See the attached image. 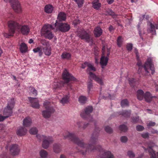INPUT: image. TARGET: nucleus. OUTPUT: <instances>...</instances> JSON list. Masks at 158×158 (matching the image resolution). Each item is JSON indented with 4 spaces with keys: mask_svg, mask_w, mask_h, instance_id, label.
<instances>
[{
    "mask_svg": "<svg viewBox=\"0 0 158 158\" xmlns=\"http://www.w3.org/2000/svg\"><path fill=\"white\" fill-rule=\"evenodd\" d=\"M27 131L26 128L23 127H20L18 128L16 133L18 135L22 136L26 134Z\"/></svg>",
    "mask_w": 158,
    "mask_h": 158,
    "instance_id": "obj_20",
    "label": "nucleus"
},
{
    "mask_svg": "<svg viewBox=\"0 0 158 158\" xmlns=\"http://www.w3.org/2000/svg\"><path fill=\"white\" fill-rule=\"evenodd\" d=\"M55 27L60 31L65 32L68 31L70 29L69 24L66 23H58L56 21L55 24Z\"/></svg>",
    "mask_w": 158,
    "mask_h": 158,
    "instance_id": "obj_10",
    "label": "nucleus"
},
{
    "mask_svg": "<svg viewBox=\"0 0 158 158\" xmlns=\"http://www.w3.org/2000/svg\"><path fill=\"white\" fill-rule=\"evenodd\" d=\"M62 77L64 81H60L59 83L54 84L53 88L55 89H60L62 87L66 86L68 89H72V86L70 81H75L76 79L68 71L65 69L62 74Z\"/></svg>",
    "mask_w": 158,
    "mask_h": 158,
    "instance_id": "obj_2",
    "label": "nucleus"
},
{
    "mask_svg": "<svg viewBox=\"0 0 158 158\" xmlns=\"http://www.w3.org/2000/svg\"><path fill=\"white\" fill-rule=\"evenodd\" d=\"M89 63L85 62L83 64H82L81 65V68L82 69H85L86 66L88 67V65Z\"/></svg>",
    "mask_w": 158,
    "mask_h": 158,
    "instance_id": "obj_56",
    "label": "nucleus"
},
{
    "mask_svg": "<svg viewBox=\"0 0 158 158\" xmlns=\"http://www.w3.org/2000/svg\"><path fill=\"white\" fill-rule=\"evenodd\" d=\"M131 111L129 110H123L119 112L120 115H121L123 116L125 118L129 117L131 115Z\"/></svg>",
    "mask_w": 158,
    "mask_h": 158,
    "instance_id": "obj_30",
    "label": "nucleus"
},
{
    "mask_svg": "<svg viewBox=\"0 0 158 158\" xmlns=\"http://www.w3.org/2000/svg\"><path fill=\"white\" fill-rule=\"evenodd\" d=\"M96 71V69L91 64L89 63V64L88 65V68L87 69V71H89V77L92 78L101 85H103V82L102 80L99 77L96 76L93 73L90 71Z\"/></svg>",
    "mask_w": 158,
    "mask_h": 158,
    "instance_id": "obj_6",
    "label": "nucleus"
},
{
    "mask_svg": "<svg viewBox=\"0 0 158 158\" xmlns=\"http://www.w3.org/2000/svg\"><path fill=\"white\" fill-rule=\"evenodd\" d=\"M154 145V143L151 142L147 149L144 147L143 148L146 152L148 151L149 152L150 156V158H158V152L156 153L155 152L152 148Z\"/></svg>",
    "mask_w": 158,
    "mask_h": 158,
    "instance_id": "obj_12",
    "label": "nucleus"
},
{
    "mask_svg": "<svg viewBox=\"0 0 158 158\" xmlns=\"http://www.w3.org/2000/svg\"><path fill=\"white\" fill-rule=\"evenodd\" d=\"M53 150L55 153H58L61 151V145L58 143H54L53 145Z\"/></svg>",
    "mask_w": 158,
    "mask_h": 158,
    "instance_id": "obj_26",
    "label": "nucleus"
},
{
    "mask_svg": "<svg viewBox=\"0 0 158 158\" xmlns=\"http://www.w3.org/2000/svg\"><path fill=\"white\" fill-rule=\"evenodd\" d=\"M87 98L86 97L81 95L78 98V101L82 104H85L87 101Z\"/></svg>",
    "mask_w": 158,
    "mask_h": 158,
    "instance_id": "obj_34",
    "label": "nucleus"
},
{
    "mask_svg": "<svg viewBox=\"0 0 158 158\" xmlns=\"http://www.w3.org/2000/svg\"><path fill=\"white\" fill-rule=\"evenodd\" d=\"M70 97V95L69 93L67 95H64L60 101V103L63 105H64L65 104L69 102V99Z\"/></svg>",
    "mask_w": 158,
    "mask_h": 158,
    "instance_id": "obj_25",
    "label": "nucleus"
},
{
    "mask_svg": "<svg viewBox=\"0 0 158 158\" xmlns=\"http://www.w3.org/2000/svg\"><path fill=\"white\" fill-rule=\"evenodd\" d=\"M53 9L54 7L53 6L50 4L46 5L44 8L45 12L48 14H50L52 13Z\"/></svg>",
    "mask_w": 158,
    "mask_h": 158,
    "instance_id": "obj_21",
    "label": "nucleus"
},
{
    "mask_svg": "<svg viewBox=\"0 0 158 158\" xmlns=\"http://www.w3.org/2000/svg\"><path fill=\"white\" fill-rule=\"evenodd\" d=\"M105 49H106V46L105 45L103 46L102 47V52L103 53L105 52Z\"/></svg>",
    "mask_w": 158,
    "mask_h": 158,
    "instance_id": "obj_63",
    "label": "nucleus"
},
{
    "mask_svg": "<svg viewBox=\"0 0 158 158\" xmlns=\"http://www.w3.org/2000/svg\"><path fill=\"white\" fill-rule=\"evenodd\" d=\"M8 26L9 28V31L11 35H13L16 29H19L20 25L16 22L10 20L8 23Z\"/></svg>",
    "mask_w": 158,
    "mask_h": 158,
    "instance_id": "obj_11",
    "label": "nucleus"
},
{
    "mask_svg": "<svg viewBox=\"0 0 158 158\" xmlns=\"http://www.w3.org/2000/svg\"><path fill=\"white\" fill-rule=\"evenodd\" d=\"M129 102L127 99H123L121 102V106L122 107H124L126 106H129Z\"/></svg>",
    "mask_w": 158,
    "mask_h": 158,
    "instance_id": "obj_37",
    "label": "nucleus"
},
{
    "mask_svg": "<svg viewBox=\"0 0 158 158\" xmlns=\"http://www.w3.org/2000/svg\"><path fill=\"white\" fill-rule=\"evenodd\" d=\"M126 48L128 51H131L133 48V45L131 43L127 44V45Z\"/></svg>",
    "mask_w": 158,
    "mask_h": 158,
    "instance_id": "obj_48",
    "label": "nucleus"
},
{
    "mask_svg": "<svg viewBox=\"0 0 158 158\" xmlns=\"http://www.w3.org/2000/svg\"><path fill=\"white\" fill-rule=\"evenodd\" d=\"M38 131L37 129L35 127L32 128L29 131L30 134L32 135L36 134Z\"/></svg>",
    "mask_w": 158,
    "mask_h": 158,
    "instance_id": "obj_43",
    "label": "nucleus"
},
{
    "mask_svg": "<svg viewBox=\"0 0 158 158\" xmlns=\"http://www.w3.org/2000/svg\"><path fill=\"white\" fill-rule=\"evenodd\" d=\"M33 51L35 53L38 52L39 56H41L43 54V52L42 51V47H38L36 48H34Z\"/></svg>",
    "mask_w": 158,
    "mask_h": 158,
    "instance_id": "obj_33",
    "label": "nucleus"
},
{
    "mask_svg": "<svg viewBox=\"0 0 158 158\" xmlns=\"http://www.w3.org/2000/svg\"><path fill=\"white\" fill-rule=\"evenodd\" d=\"M136 129L138 131H141L144 130V127L141 125H138L136 126Z\"/></svg>",
    "mask_w": 158,
    "mask_h": 158,
    "instance_id": "obj_53",
    "label": "nucleus"
},
{
    "mask_svg": "<svg viewBox=\"0 0 158 158\" xmlns=\"http://www.w3.org/2000/svg\"><path fill=\"white\" fill-rule=\"evenodd\" d=\"M10 2L15 12L20 13L22 12L21 5L18 0H10Z\"/></svg>",
    "mask_w": 158,
    "mask_h": 158,
    "instance_id": "obj_13",
    "label": "nucleus"
},
{
    "mask_svg": "<svg viewBox=\"0 0 158 158\" xmlns=\"http://www.w3.org/2000/svg\"><path fill=\"white\" fill-rule=\"evenodd\" d=\"M127 154L130 157L133 158L135 157V154L132 151H128Z\"/></svg>",
    "mask_w": 158,
    "mask_h": 158,
    "instance_id": "obj_51",
    "label": "nucleus"
},
{
    "mask_svg": "<svg viewBox=\"0 0 158 158\" xmlns=\"http://www.w3.org/2000/svg\"><path fill=\"white\" fill-rule=\"evenodd\" d=\"M131 122L134 123H137L139 120V118L138 116L133 117L131 118Z\"/></svg>",
    "mask_w": 158,
    "mask_h": 158,
    "instance_id": "obj_52",
    "label": "nucleus"
},
{
    "mask_svg": "<svg viewBox=\"0 0 158 158\" xmlns=\"http://www.w3.org/2000/svg\"><path fill=\"white\" fill-rule=\"evenodd\" d=\"M128 140L126 136H122L120 138V140L122 143H125Z\"/></svg>",
    "mask_w": 158,
    "mask_h": 158,
    "instance_id": "obj_50",
    "label": "nucleus"
},
{
    "mask_svg": "<svg viewBox=\"0 0 158 158\" xmlns=\"http://www.w3.org/2000/svg\"><path fill=\"white\" fill-rule=\"evenodd\" d=\"M42 49L44 54L47 56H49L51 54L50 45L46 47H42Z\"/></svg>",
    "mask_w": 158,
    "mask_h": 158,
    "instance_id": "obj_23",
    "label": "nucleus"
},
{
    "mask_svg": "<svg viewBox=\"0 0 158 158\" xmlns=\"http://www.w3.org/2000/svg\"><path fill=\"white\" fill-rule=\"evenodd\" d=\"M93 110L92 106H87L81 112L80 115L82 118H87L90 122H92L93 121V118L90 114L92 112Z\"/></svg>",
    "mask_w": 158,
    "mask_h": 158,
    "instance_id": "obj_8",
    "label": "nucleus"
},
{
    "mask_svg": "<svg viewBox=\"0 0 158 158\" xmlns=\"http://www.w3.org/2000/svg\"><path fill=\"white\" fill-rule=\"evenodd\" d=\"M109 60V58L107 57H105L104 56H102L100 60V64L102 66V68H103L102 66H106L108 63Z\"/></svg>",
    "mask_w": 158,
    "mask_h": 158,
    "instance_id": "obj_24",
    "label": "nucleus"
},
{
    "mask_svg": "<svg viewBox=\"0 0 158 158\" xmlns=\"http://www.w3.org/2000/svg\"><path fill=\"white\" fill-rule=\"evenodd\" d=\"M43 105L45 110L42 111V115L45 118H49L52 114L54 112L55 110L51 106L50 102L46 100L44 102Z\"/></svg>",
    "mask_w": 158,
    "mask_h": 158,
    "instance_id": "obj_5",
    "label": "nucleus"
},
{
    "mask_svg": "<svg viewBox=\"0 0 158 158\" xmlns=\"http://www.w3.org/2000/svg\"><path fill=\"white\" fill-rule=\"evenodd\" d=\"M107 52H108V53L107 54L106 57H107L108 58V57L109 56V55H110V50L109 49H107Z\"/></svg>",
    "mask_w": 158,
    "mask_h": 158,
    "instance_id": "obj_62",
    "label": "nucleus"
},
{
    "mask_svg": "<svg viewBox=\"0 0 158 158\" xmlns=\"http://www.w3.org/2000/svg\"><path fill=\"white\" fill-rule=\"evenodd\" d=\"M144 98L146 102H150L152 100V97L149 92H147L144 94Z\"/></svg>",
    "mask_w": 158,
    "mask_h": 158,
    "instance_id": "obj_31",
    "label": "nucleus"
},
{
    "mask_svg": "<svg viewBox=\"0 0 158 158\" xmlns=\"http://www.w3.org/2000/svg\"><path fill=\"white\" fill-rule=\"evenodd\" d=\"M30 90L33 96H36L37 94V91L33 87H30Z\"/></svg>",
    "mask_w": 158,
    "mask_h": 158,
    "instance_id": "obj_45",
    "label": "nucleus"
},
{
    "mask_svg": "<svg viewBox=\"0 0 158 158\" xmlns=\"http://www.w3.org/2000/svg\"><path fill=\"white\" fill-rule=\"evenodd\" d=\"M144 93L141 89H139L137 92V97L138 99L139 100H142L144 96Z\"/></svg>",
    "mask_w": 158,
    "mask_h": 158,
    "instance_id": "obj_27",
    "label": "nucleus"
},
{
    "mask_svg": "<svg viewBox=\"0 0 158 158\" xmlns=\"http://www.w3.org/2000/svg\"><path fill=\"white\" fill-rule=\"evenodd\" d=\"M105 131L109 134L113 132L112 129L109 126H106L105 128Z\"/></svg>",
    "mask_w": 158,
    "mask_h": 158,
    "instance_id": "obj_47",
    "label": "nucleus"
},
{
    "mask_svg": "<svg viewBox=\"0 0 158 158\" xmlns=\"http://www.w3.org/2000/svg\"><path fill=\"white\" fill-rule=\"evenodd\" d=\"M7 118L8 116H6V115L2 116V115H0V122L3 121Z\"/></svg>",
    "mask_w": 158,
    "mask_h": 158,
    "instance_id": "obj_55",
    "label": "nucleus"
},
{
    "mask_svg": "<svg viewBox=\"0 0 158 158\" xmlns=\"http://www.w3.org/2000/svg\"><path fill=\"white\" fill-rule=\"evenodd\" d=\"M19 31L23 35H27L30 31V27L29 26L27 25H19Z\"/></svg>",
    "mask_w": 158,
    "mask_h": 158,
    "instance_id": "obj_15",
    "label": "nucleus"
},
{
    "mask_svg": "<svg viewBox=\"0 0 158 158\" xmlns=\"http://www.w3.org/2000/svg\"><path fill=\"white\" fill-rule=\"evenodd\" d=\"M78 36L81 39L84 40L88 43L92 40L90 34L85 31H82L79 32L78 34Z\"/></svg>",
    "mask_w": 158,
    "mask_h": 158,
    "instance_id": "obj_14",
    "label": "nucleus"
},
{
    "mask_svg": "<svg viewBox=\"0 0 158 158\" xmlns=\"http://www.w3.org/2000/svg\"><path fill=\"white\" fill-rule=\"evenodd\" d=\"M92 81L90 79L88 83L87 88L88 92L89 93L91 90V89L92 88Z\"/></svg>",
    "mask_w": 158,
    "mask_h": 158,
    "instance_id": "obj_42",
    "label": "nucleus"
},
{
    "mask_svg": "<svg viewBox=\"0 0 158 158\" xmlns=\"http://www.w3.org/2000/svg\"><path fill=\"white\" fill-rule=\"evenodd\" d=\"M60 158H66L65 156L63 154L61 155Z\"/></svg>",
    "mask_w": 158,
    "mask_h": 158,
    "instance_id": "obj_64",
    "label": "nucleus"
},
{
    "mask_svg": "<svg viewBox=\"0 0 158 158\" xmlns=\"http://www.w3.org/2000/svg\"><path fill=\"white\" fill-rule=\"evenodd\" d=\"M83 123L81 122H78L77 123V125L78 127L79 130L81 131L82 130H84L89 125V123H85L83 125V127H82Z\"/></svg>",
    "mask_w": 158,
    "mask_h": 158,
    "instance_id": "obj_29",
    "label": "nucleus"
},
{
    "mask_svg": "<svg viewBox=\"0 0 158 158\" xmlns=\"http://www.w3.org/2000/svg\"><path fill=\"white\" fill-rule=\"evenodd\" d=\"M10 151L12 155H18L20 151V149L17 144H13L10 147Z\"/></svg>",
    "mask_w": 158,
    "mask_h": 158,
    "instance_id": "obj_16",
    "label": "nucleus"
},
{
    "mask_svg": "<svg viewBox=\"0 0 158 158\" xmlns=\"http://www.w3.org/2000/svg\"><path fill=\"white\" fill-rule=\"evenodd\" d=\"M23 125L25 127L30 126L32 123V120L31 118L29 117L25 118L23 121Z\"/></svg>",
    "mask_w": 158,
    "mask_h": 158,
    "instance_id": "obj_22",
    "label": "nucleus"
},
{
    "mask_svg": "<svg viewBox=\"0 0 158 158\" xmlns=\"http://www.w3.org/2000/svg\"><path fill=\"white\" fill-rule=\"evenodd\" d=\"M117 45L119 47H121L123 42V39L122 38V37L121 36H119L118 37L117 40Z\"/></svg>",
    "mask_w": 158,
    "mask_h": 158,
    "instance_id": "obj_40",
    "label": "nucleus"
},
{
    "mask_svg": "<svg viewBox=\"0 0 158 158\" xmlns=\"http://www.w3.org/2000/svg\"><path fill=\"white\" fill-rule=\"evenodd\" d=\"M156 124V123L155 122H150L148 124V126H154Z\"/></svg>",
    "mask_w": 158,
    "mask_h": 158,
    "instance_id": "obj_59",
    "label": "nucleus"
},
{
    "mask_svg": "<svg viewBox=\"0 0 158 158\" xmlns=\"http://www.w3.org/2000/svg\"><path fill=\"white\" fill-rule=\"evenodd\" d=\"M119 128L121 131L124 132L127 131L128 130V128L127 126L124 124L120 125L119 126Z\"/></svg>",
    "mask_w": 158,
    "mask_h": 158,
    "instance_id": "obj_41",
    "label": "nucleus"
},
{
    "mask_svg": "<svg viewBox=\"0 0 158 158\" xmlns=\"http://www.w3.org/2000/svg\"><path fill=\"white\" fill-rule=\"evenodd\" d=\"M93 7L96 10H98L101 6V4L98 0H95L92 3Z\"/></svg>",
    "mask_w": 158,
    "mask_h": 158,
    "instance_id": "obj_32",
    "label": "nucleus"
},
{
    "mask_svg": "<svg viewBox=\"0 0 158 158\" xmlns=\"http://www.w3.org/2000/svg\"><path fill=\"white\" fill-rule=\"evenodd\" d=\"M36 136L38 139L43 140L42 146L44 149L47 148L49 147V144L53 142L52 138L50 136L47 137L40 135H37Z\"/></svg>",
    "mask_w": 158,
    "mask_h": 158,
    "instance_id": "obj_7",
    "label": "nucleus"
},
{
    "mask_svg": "<svg viewBox=\"0 0 158 158\" xmlns=\"http://www.w3.org/2000/svg\"><path fill=\"white\" fill-rule=\"evenodd\" d=\"M40 43L43 45L42 47H46L50 45L49 42L45 40H41Z\"/></svg>",
    "mask_w": 158,
    "mask_h": 158,
    "instance_id": "obj_44",
    "label": "nucleus"
},
{
    "mask_svg": "<svg viewBox=\"0 0 158 158\" xmlns=\"http://www.w3.org/2000/svg\"><path fill=\"white\" fill-rule=\"evenodd\" d=\"M94 33L95 37H99L102 34V30L100 27H97L95 28L94 31Z\"/></svg>",
    "mask_w": 158,
    "mask_h": 158,
    "instance_id": "obj_19",
    "label": "nucleus"
},
{
    "mask_svg": "<svg viewBox=\"0 0 158 158\" xmlns=\"http://www.w3.org/2000/svg\"><path fill=\"white\" fill-rule=\"evenodd\" d=\"M141 136L144 138H148L149 137V134L148 133H143L141 134Z\"/></svg>",
    "mask_w": 158,
    "mask_h": 158,
    "instance_id": "obj_54",
    "label": "nucleus"
},
{
    "mask_svg": "<svg viewBox=\"0 0 158 158\" xmlns=\"http://www.w3.org/2000/svg\"><path fill=\"white\" fill-rule=\"evenodd\" d=\"M114 29V28L113 26L111 25L110 26L109 28V30L110 32L112 31Z\"/></svg>",
    "mask_w": 158,
    "mask_h": 158,
    "instance_id": "obj_60",
    "label": "nucleus"
},
{
    "mask_svg": "<svg viewBox=\"0 0 158 158\" xmlns=\"http://www.w3.org/2000/svg\"><path fill=\"white\" fill-rule=\"evenodd\" d=\"M15 104V102L14 98H11L10 101H9L6 107L4 109L3 114L4 115L8 116V118L12 114V109L14 107Z\"/></svg>",
    "mask_w": 158,
    "mask_h": 158,
    "instance_id": "obj_9",
    "label": "nucleus"
},
{
    "mask_svg": "<svg viewBox=\"0 0 158 158\" xmlns=\"http://www.w3.org/2000/svg\"><path fill=\"white\" fill-rule=\"evenodd\" d=\"M40 156L42 158H46L47 156L48 155L47 152L44 149L41 150L40 151Z\"/></svg>",
    "mask_w": 158,
    "mask_h": 158,
    "instance_id": "obj_38",
    "label": "nucleus"
},
{
    "mask_svg": "<svg viewBox=\"0 0 158 158\" xmlns=\"http://www.w3.org/2000/svg\"><path fill=\"white\" fill-rule=\"evenodd\" d=\"M4 36L6 38H9L10 36H13V35H11V34L9 33V34L6 33L4 34Z\"/></svg>",
    "mask_w": 158,
    "mask_h": 158,
    "instance_id": "obj_58",
    "label": "nucleus"
},
{
    "mask_svg": "<svg viewBox=\"0 0 158 158\" xmlns=\"http://www.w3.org/2000/svg\"><path fill=\"white\" fill-rule=\"evenodd\" d=\"M137 65L139 67L138 73L139 74L142 73V71L144 69L147 73H149V71H151V73L153 74L155 72V68L153 64L152 63V60L151 58H148L144 64L143 66L142 65L141 62L138 61L137 62Z\"/></svg>",
    "mask_w": 158,
    "mask_h": 158,
    "instance_id": "obj_3",
    "label": "nucleus"
},
{
    "mask_svg": "<svg viewBox=\"0 0 158 158\" xmlns=\"http://www.w3.org/2000/svg\"><path fill=\"white\" fill-rule=\"evenodd\" d=\"M77 4L78 7H82L84 4V0H73Z\"/></svg>",
    "mask_w": 158,
    "mask_h": 158,
    "instance_id": "obj_39",
    "label": "nucleus"
},
{
    "mask_svg": "<svg viewBox=\"0 0 158 158\" xmlns=\"http://www.w3.org/2000/svg\"><path fill=\"white\" fill-rule=\"evenodd\" d=\"M61 56L63 59L69 60L71 58V55L69 53L64 52L62 54Z\"/></svg>",
    "mask_w": 158,
    "mask_h": 158,
    "instance_id": "obj_36",
    "label": "nucleus"
},
{
    "mask_svg": "<svg viewBox=\"0 0 158 158\" xmlns=\"http://www.w3.org/2000/svg\"><path fill=\"white\" fill-rule=\"evenodd\" d=\"M66 18V16L65 14L63 12H60L59 13L57 17V20L56 22L58 23H61L60 22L64 21Z\"/></svg>",
    "mask_w": 158,
    "mask_h": 158,
    "instance_id": "obj_18",
    "label": "nucleus"
},
{
    "mask_svg": "<svg viewBox=\"0 0 158 158\" xmlns=\"http://www.w3.org/2000/svg\"><path fill=\"white\" fill-rule=\"evenodd\" d=\"M129 83L131 87H134L135 85V79L133 78H129L128 79Z\"/></svg>",
    "mask_w": 158,
    "mask_h": 158,
    "instance_id": "obj_46",
    "label": "nucleus"
},
{
    "mask_svg": "<svg viewBox=\"0 0 158 158\" xmlns=\"http://www.w3.org/2000/svg\"><path fill=\"white\" fill-rule=\"evenodd\" d=\"M149 23L150 26V31L151 32L152 34H156V31L155 23H152L151 22H150Z\"/></svg>",
    "mask_w": 158,
    "mask_h": 158,
    "instance_id": "obj_35",
    "label": "nucleus"
},
{
    "mask_svg": "<svg viewBox=\"0 0 158 158\" xmlns=\"http://www.w3.org/2000/svg\"><path fill=\"white\" fill-rule=\"evenodd\" d=\"M29 100L31 103V106L34 108H39L40 105L38 99L36 98L30 97Z\"/></svg>",
    "mask_w": 158,
    "mask_h": 158,
    "instance_id": "obj_17",
    "label": "nucleus"
},
{
    "mask_svg": "<svg viewBox=\"0 0 158 158\" xmlns=\"http://www.w3.org/2000/svg\"><path fill=\"white\" fill-rule=\"evenodd\" d=\"M53 29V26L49 24H45L41 30V35L46 39H52L54 35L51 31Z\"/></svg>",
    "mask_w": 158,
    "mask_h": 158,
    "instance_id": "obj_4",
    "label": "nucleus"
},
{
    "mask_svg": "<svg viewBox=\"0 0 158 158\" xmlns=\"http://www.w3.org/2000/svg\"><path fill=\"white\" fill-rule=\"evenodd\" d=\"M28 47L27 45L24 43H22L19 46V49L22 53L26 52L27 51Z\"/></svg>",
    "mask_w": 158,
    "mask_h": 158,
    "instance_id": "obj_28",
    "label": "nucleus"
},
{
    "mask_svg": "<svg viewBox=\"0 0 158 158\" xmlns=\"http://www.w3.org/2000/svg\"><path fill=\"white\" fill-rule=\"evenodd\" d=\"M95 126L94 131L92 134L89 143L88 145L84 144L83 140H80L74 133H70L66 131L63 134V136L64 139L68 138L80 147V148H77V150L83 155H85L87 152H89L96 150L100 152V158H114L113 155L110 151H105L99 145L95 146L100 131L99 128L96 126Z\"/></svg>",
    "mask_w": 158,
    "mask_h": 158,
    "instance_id": "obj_1",
    "label": "nucleus"
},
{
    "mask_svg": "<svg viewBox=\"0 0 158 158\" xmlns=\"http://www.w3.org/2000/svg\"><path fill=\"white\" fill-rule=\"evenodd\" d=\"M114 0H107V2L109 4H110L112 3Z\"/></svg>",
    "mask_w": 158,
    "mask_h": 158,
    "instance_id": "obj_61",
    "label": "nucleus"
},
{
    "mask_svg": "<svg viewBox=\"0 0 158 158\" xmlns=\"http://www.w3.org/2000/svg\"><path fill=\"white\" fill-rule=\"evenodd\" d=\"M80 20L78 19L76 20L73 21V23L75 26H77V24L80 23Z\"/></svg>",
    "mask_w": 158,
    "mask_h": 158,
    "instance_id": "obj_57",
    "label": "nucleus"
},
{
    "mask_svg": "<svg viewBox=\"0 0 158 158\" xmlns=\"http://www.w3.org/2000/svg\"><path fill=\"white\" fill-rule=\"evenodd\" d=\"M107 12L108 13V14L110 16H111L113 18H114L115 16V14L113 12L112 10H109L107 11Z\"/></svg>",
    "mask_w": 158,
    "mask_h": 158,
    "instance_id": "obj_49",
    "label": "nucleus"
}]
</instances>
